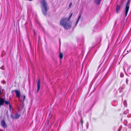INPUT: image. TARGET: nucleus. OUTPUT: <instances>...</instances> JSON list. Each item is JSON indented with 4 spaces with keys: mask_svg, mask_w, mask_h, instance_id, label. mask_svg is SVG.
<instances>
[{
    "mask_svg": "<svg viewBox=\"0 0 131 131\" xmlns=\"http://www.w3.org/2000/svg\"><path fill=\"white\" fill-rule=\"evenodd\" d=\"M60 24L61 26L66 29H70L71 27V22L67 20V18H63L61 20Z\"/></svg>",
    "mask_w": 131,
    "mask_h": 131,
    "instance_id": "nucleus-1",
    "label": "nucleus"
},
{
    "mask_svg": "<svg viewBox=\"0 0 131 131\" xmlns=\"http://www.w3.org/2000/svg\"><path fill=\"white\" fill-rule=\"evenodd\" d=\"M40 3L42 14L43 15H46L49 9L47 3L45 0H41Z\"/></svg>",
    "mask_w": 131,
    "mask_h": 131,
    "instance_id": "nucleus-2",
    "label": "nucleus"
},
{
    "mask_svg": "<svg viewBox=\"0 0 131 131\" xmlns=\"http://www.w3.org/2000/svg\"><path fill=\"white\" fill-rule=\"evenodd\" d=\"M130 1V0H128L125 5V17L127 16L129 10Z\"/></svg>",
    "mask_w": 131,
    "mask_h": 131,
    "instance_id": "nucleus-3",
    "label": "nucleus"
},
{
    "mask_svg": "<svg viewBox=\"0 0 131 131\" xmlns=\"http://www.w3.org/2000/svg\"><path fill=\"white\" fill-rule=\"evenodd\" d=\"M2 90L1 87L0 86V95H2ZM4 99L2 98H0V107L1 105H3L4 103Z\"/></svg>",
    "mask_w": 131,
    "mask_h": 131,
    "instance_id": "nucleus-4",
    "label": "nucleus"
},
{
    "mask_svg": "<svg viewBox=\"0 0 131 131\" xmlns=\"http://www.w3.org/2000/svg\"><path fill=\"white\" fill-rule=\"evenodd\" d=\"M15 92L16 93V96L19 99L20 98V93L19 90H13L12 91V92Z\"/></svg>",
    "mask_w": 131,
    "mask_h": 131,
    "instance_id": "nucleus-5",
    "label": "nucleus"
},
{
    "mask_svg": "<svg viewBox=\"0 0 131 131\" xmlns=\"http://www.w3.org/2000/svg\"><path fill=\"white\" fill-rule=\"evenodd\" d=\"M37 92L38 93L40 90V81L39 79H38L37 81Z\"/></svg>",
    "mask_w": 131,
    "mask_h": 131,
    "instance_id": "nucleus-6",
    "label": "nucleus"
},
{
    "mask_svg": "<svg viewBox=\"0 0 131 131\" xmlns=\"http://www.w3.org/2000/svg\"><path fill=\"white\" fill-rule=\"evenodd\" d=\"M1 126L4 128H5L7 127L6 123L4 120H3L1 121Z\"/></svg>",
    "mask_w": 131,
    "mask_h": 131,
    "instance_id": "nucleus-7",
    "label": "nucleus"
},
{
    "mask_svg": "<svg viewBox=\"0 0 131 131\" xmlns=\"http://www.w3.org/2000/svg\"><path fill=\"white\" fill-rule=\"evenodd\" d=\"M81 13H79V15H78V19L77 20V21L76 22V24H75V25H76V24L78 23L79 20L80 19V18H81Z\"/></svg>",
    "mask_w": 131,
    "mask_h": 131,
    "instance_id": "nucleus-8",
    "label": "nucleus"
},
{
    "mask_svg": "<svg viewBox=\"0 0 131 131\" xmlns=\"http://www.w3.org/2000/svg\"><path fill=\"white\" fill-rule=\"evenodd\" d=\"M120 7L121 6L120 5H117L116 11L117 13H118L119 11Z\"/></svg>",
    "mask_w": 131,
    "mask_h": 131,
    "instance_id": "nucleus-9",
    "label": "nucleus"
},
{
    "mask_svg": "<svg viewBox=\"0 0 131 131\" xmlns=\"http://www.w3.org/2000/svg\"><path fill=\"white\" fill-rule=\"evenodd\" d=\"M20 116V114H19L18 113H16L15 114V117L14 118L15 119H17Z\"/></svg>",
    "mask_w": 131,
    "mask_h": 131,
    "instance_id": "nucleus-10",
    "label": "nucleus"
},
{
    "mask_svg": "<svg viewBox=\"0 0 131 131\" xmlns=\"http://www.w3.org/2000/svg\"><path fill=\"white\" fill-rule=\"evenodd\" d=\"M84 130V129H83V127L81 129V127H79V125L78 126V131H83Z\"/></svg>",
    "mask_w": 131,
    "mask_h": 131,
    "instance_id": "nucleus-11",
    "label": "nucleus"
},
{
    "mask_svg": "<svg viewBox=\"0 0 131 131\" xmlns=\"http://www.w3.org/2000/svg\"><path fill=\"white\" fill-rule=\"evenodd\" d=\"M101 1V0H95V2L96 4L99 5L100 4Z\"/></svg>",
    "mask_w": 131,
    "mask_h": 131,
    "instance_id": "nucleus-12",
    "label": "nucleus"
},
{
    "mask_svg": "<svg viewBox=\"0 0 131 131\" xmlns=\"http://www.w3.org/2000/svg\"><path fill=\"white\" fill-rule=\"evenodd\" d=\"M4 103H5V104L7 105H9L10 104L9 102L8 101H5L4 100Z\"/></svg>",
    "mask_w": 131,
    "mask_h": 131,
    "instance_id": "nucleus-13",
    "label": "nucleus"
},
{
    "mask_svg": "<svg viewBox=\"0 0 131 131\" xmlns=\"http://www.w3.org/2000/svg\"><path fill=\"white\" fill-rule=\"evenodd\" d=\"M59 57L60 59H62L63 57V54L60 53Z\"/></svg>",
    "mask_w": 131,
    "mask_h": 131,
    "instance_id": "nucleus-14",
    "label": "nucleus"
},
{
    "mask_svg": "<svg viewBox=\"0 0 131 131\" xmlns=\"http://www.w3.org/2000/svg\"><path fill=\"white\" fill-rule=\"evenodd\" d=\"M73 13H72L69 16V17L68 18V19H67V20H68V21H69V20L71 18L72 15Z\"/></svg>",
    "mask_w": 131,
    "mask_h": 131,
    "instance_id": "nucleus-15",
    "label": "nucleus"
},
{
    "mask_svg": "<svg viewBox=\"0 0 131 131\" xmlns=\"http://www.w3.org/2000/svg\"><path fill=\"white\" fill-rule=\"evenodd\" d=\"M23 102H24V101L25 100V95H23Z\"/></svg>",
    "mask_w": 131,
    "mask_h": 131,
    "instance_id": "nucleus-16",
    "label": "nucleus"
},
{
    "mask_svg": "<svg viewBox=\"0 0 131 131\" xmlns=\"http://www.w3.org/2000/svg\"><path fill=\"white\" fill-rule=\"evenodd\" d=\"M72 3L71 2L70 3L69 6V8H71L72 6Z\"/></svg>",
    "mask_w": 131,
    "mask_h": 131,
    "instance_id": "nucleus-17",
    "label": "nucleus"
},
{
    "mask_svg": "<svg viewBox=\"0 0 131 131\" xmlns=\"http://www.w3.org/2000/svg\"><path fill=\"white\" fill-rule=\"evenodd\" d=\"M86 129H87L88 128V126H89V123L88 122H87V123L86 125Z\"/></svg>",
    "mask_w": 131,
    "mask_h": 131,
    "instance_id": "nucleus-18",
    "label": "nucleus"
},
{
    "mask_svg": "<svg viewBox=\"0 0 131 131\" xmlns=\"http://www.w3.org/2000/svg\"><path fill=\"white\" fill-rule=\"evenodd\" d=\"M10 117L12 118H13V119L14 118V116L12 114H11V115Z\"/></svg>",
    "mask_w": 131,
    "mask_h": 131,
    "instance_id": "nucleus-19",
    "label": "nucleus"
},
{
    "mask_svg": "<svg viewBox=\"0 0 131 131\" xmlns=\"http://www.w3.org/2000/svg\"><path fill=\"white\" fill-rule=\"evenodd\" d=\"M9 105V109L10 110H11L12 108V107L10 105V104Z\"/></svg>",
    "mask_w": 131,
    "mask_h": 131,
    "instance_id": "nucleus-20",
    "label": "nucleus"
},
{
    "mask_svg": "<svg viewBox=\"0 0 131 131\" xmlns=\"http://www.w3.org/2000/svg\"><path fill=\"white\" fill-rule=\"evenodd\" d=\"M126 83H127V84L128 82V80L127 79H126Z\"/></svg>",
    "mask_w": 131,
    "mask_h": 131,
    "instance_id": "nucleus-21",
    "label": "nucleus"
},
{
    "mask_svg": "<svg viewBox=\"0 0 131 131\" xmlns=\"http://www.w3.org/2000/svg\"><path fill=\"white\" fill-rule=\"evenodd\" d=\"M20 101H22V99H20Z\"/></svg>",
    "mask_w": 131,
    "mask_h": 131,
    "instance_id": "nucleus-22",
    "label": "nucleus"
},
{
    "mask_svg": "<svg viewBox=\"0 0 131 131\" xmlns=\"http://www.w3.org/2000/svg\"><path fill=\"white\" fill-rule=\"evenodd\" d=\"M1 56L2 57H3V55L2 54Z\"/></svg>",
    "mask_w": 131,
    "mask_h": 131,
    "instance_id": "nucleus-23",
    "label": "nucleus"
},
{
    "mask_svg": "<svg viewBox=\"0 0 131 131\" xmlns=\"http://www.w3.org/2000/svg\"><path fill=\"white\" fill-rule=\"evenodd\" d=\"M1 82H2V83H3V82L2 81Z\"/></svg>",
    "mask_w": 131,
    "mask_h": 131,
    "instance_id": "nucleus-24",
    "label": "nucleus"
},
{
    "mask_svg": "<svg viewBox=\"0 0 131 131\" xmlns=\"http://www.w3.org/2000/svg\"><path fill=\"white\" fill-rule=\"evenodd\" d=\"M1 82H2V83H3V82L2 81Z\"/></svg>",
    "mask_w": 131,
    "mask_h": 131,
    "instance_id": "nucleus-25",
    "label": "nucleus"
},
{
    "mask_svg": "<svg viewBox=\"0 0 131 131\" xmlns=\"http://www.w3.org/2000/svg\"><path fill=\"white\" fill-rule=\"evenodd\" d=\"M2 68V67H1L0 68Z\"/></svg>",
    "mask_w": 131,
    "mask_h": 131,
    "instance_id": "nucleus-26",
    "label": "nucleus"
},
{
    "mask_svg": "<svg viewBox=\"0 0 131 131\" xmlns=\"http://www.w3.org/2000/svg\"><path fill=\"white\" fill-rule=\"evenodd\" d=\"M81 123H80V125H81Z\"/></svg>",
    "mask_w": 131,
    "mask_h": 131,
    "instance_id": "nucleus-27",
    "label": "nucleus"
}]
</instances>
